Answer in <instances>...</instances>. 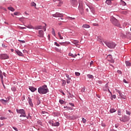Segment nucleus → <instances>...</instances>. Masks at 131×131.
I'll return each instance as SVG.
<instances>
[{
  "mask_svg": "<svg viewBox=\"0 0 131 131\" xmlns=\"http://www.w3.org/2000/svg\"><path fill=\"white\" fill-rule=\"evenodd\" d=\"M34 29H36V30H38V29H42V27L41 26H37L34 28Z\"/></svg>",
  "mask_w": 131,
  "mask_h": 131,
  "instance_id": "obj_18",
  "label": "nucleus"
},
{
  "mask_svg": "<svg viewBox=\"0 0 131 131\" xmlns=\"http://www.w3.org/2000/svg\"><path fill=\"white\" fill-rule=\"evenodd\" d=\"M106 46L110 49H114L116 47V44L113 42H105Z\"/></svg>",
  "mask_w": 131,
  "mask_h": 131,
  "instance_id": "obj_3",
  "label": "nucleus"
},
{
  "mask_svg": "<svg viewBox=\"0 0 131 131\" xmlns=\"http://www.w3.org/2000/svg\"><path fill=\"white\" fill-rule=\"evenodd\" d=\"M75 74L76 76H79V75H80V73L75 72Z\"/></svg>",
  "mask_w": 131,
  "mask_h": 131,
  "instance_id": "obj_44",
  "label": "nucleus"
},
{
  "mask_svg": "<svg viewBox=\"0 0 131 131\" xmlns=\"http://www.w3.org/2000/svg\"><path fill=\"white\" fill-rule=\"evenodd\" d=\"M8 9L10 10L11 11V12H14L15 11V9L12 7H8Z\"/></svg>",
  "mask_w": 131,
  "mask_h": 131,
  "instance_id": "obj_22",
  "label": "nucleus"
},
{
  "mask_svg": "<svg viewBox=\"0 0 131 131\" xmlns=\"http://www.w3.org/2000/svg\"><path fill=\"white\" fill-rule=\"evenodd\" d=\"M0 77L1 78V81L2 83L4 88V89H6V86H5V84H4V77L3 76V74L2 73V71H0Z\"/></svg>",
  "mask_w": 131,
  "mask_h": 131,
  "instance_id": "obj_9",
  "label": "nucleus"
},
{
  "mask_svg": "<svg viewBox=\"0 0 131 131\" xmlns=\"http://www.w3.org/2000/svg\"><path fill=\"white\" fill-rule=\"evenodd\" d=\"M69 56H70L71 57H73V58L74 57V55L72 53H70L69 54Z\"/></svg>",
  "mask_w": 131,
  "mask_h": 131,
  "instance_id": "obj_49",
  "label": "nucleus"
},
{
  "mask_svg": "<svg viewBox=\"0 0 131 131\" xmlns=\"http://www.w3.org/2000/svg\"><path fill=\"white\" fill-rule=\"evenodd\" d=\"M110 112V113H114V112H116V110L115 108H111Z\"/></svg>",
  "mask_w": 131,
  "mask_h": 131,
  "instance_id": "obj_21",
  "label": "nucleus"
},
{
  "mask_svg": "<svg viewBox=\"0 0 131 131\" xmlns=\"http://www.w3.org/2000/svg\"><path fill=\"white\" fill-rule=\"evenodd\" d=\"M123 82H124L125 83H128V82L127 81H126V80H125V79H123Z\"/></svg>",
  "mask_w": 131,
  "mask_h": 131,
  "instance_id": "obj_47",
  "label": "nucleus"
},
{
  "mask_svg": "<svg viewBox=\"0 0 131 131\" xmlns=\"http://www.w3.org/2000/svg\"><path fill=\"white\" fill-rule=\"evenodd\" d=\"M26 28L25 27H19V29H26Z\"/></svg>",
  "mask_w": 131,
  "mask_h": 131,
  "instance_id": "obj_58",
  "label": "nucleus"
},
{
  "mask_svg": "<svg viewBox=\"0 0 131 131\" xmlns=\"http://www.w3.org/2000/svg\"><path fill=\"white\" fill-rule=\"evenodd\" d=\"M116 92H117V93H118L119 95H121V91H120L117 89H116Z\"/></svg>",
  "mask_w": 131,
  "mask_h": 131,
  "instance_id": "obj_41",
  "label": "nucleus"
},
{
  "mask_svg": "<svg viewBox=\"0 0 131 131\" xmlns=\"http://www.w3.org/2000/svg\"><path fill=\"white\" fill-rule=\"evenodd\" d=\"M0 119H1V120H5V119H7V118H5L4 117H1L0 118Z\"/></svg>",
  "mask_w": 131,
  "mask_h": 131,
  "instance_id": "obj_50",
  "label": "nucleus"
},
{
  "mask_svg": "<svg viewBox=\"0 0 131 131\" xmlns=\"http://www.w3.org/2000/svg\"><path fill=\"white\" fill-rule=\"evenodd\" d=\"M112 1H113V0H107L105 2V3H106V4H107L109 6H110V5H111L112 4V2H111Z\"/></svg>",
  "mask_w": 131,
  "mask_h": 131,
  "instance_id": "obj_19",
  "label": "nucleus"
},
{
  "mask_svg": "<svg viewBox=\"0 0 131 131\" xmlns=\"http://www.w3.org/2000/svg\"><path fill=\"white\" fill-rule=\"evenodd\" d=\"M16 112H17V113L19 114H25V110H23V109H16Z\"/></svg>",
  "mask_w": 131,
  "mask_h": 131,
  "instance_id": "obj_10",
  "label": "nucleus"
},
{
  "mask_svg": "<svg viewBox=\"0 0 131 131\" xmlns=\"http://www.w3.org/2000/svg\"><path fill=\"white\" fill-rule=\"evenodd\" d=\"M51 124L52 126H59L60 125V123H59V122H56L55 123H54L52 122H51Z\"/></svg>",
  "mask_w": 131,
  "mask_h": 131,
  "instance_id": "obj_14",
  "label": "nucleus"
},
{
  "mask_svg": "<svg viewBox=\"0 0 131 131\" xmlns=\"http://www.w3.org/2000/svg\"><path fill=\"white\" fill-rule=\"evenodd\" d=\"M84 6V5L83 3H79V11L81 15L83 14Z\"/></svg>",
  "mask_w": 131,
  "mask_h": 131,
  "instance_id": "obj_4",
  "label": "nucleus"
},
{
  "mask_svg": "<svg viewBox=\"0 0 131 131\" xmlns=\"http://www.w3.org/2000/svg\"><path fill=\"white\" fill-rule=\"evenodd\" d=\"M82 120L83 123H85V122H86V120L84 118H82Z\"/></svg>",
  "mask_w": 131,
  "mask_h": 131,
  "instance_id": "obj_45",
  "label": "nucleus"
},
{
  "mask_svg": "<svg viewBox=\"0 0 131 131\" xmlns=\"http://www.w3.org/2000/svg\"><path fill=\"white\" fill-rule=\"evenodd\" d=\"M117 73H118L119 74H122V73L121 72V71L118 70Z\"/></svg>",
  "mask_w": 131,
  "mask_h": 131,
  "instance_id": "obj_56",
  "label": "nucleus"
},
{
  "mask_svg": "<svg viewBox=\"0 0 131 131\" xmlns=\"http://www.w3.org/2000/svg\"><path fill=\"white\" fill-rule=\"evenodd\" d=\"M66 76L68 78V79L70 78V76H69V75H68V74H66Z\"/></svg>",
  "mask_w": 131,
  "mask_h": 131,
  "instance_id": "obj_48",
  "label": "nucleus"
},
{
  "mask_svg": "<svg viewBox=\"0 0 131 131\" xmlns=\"http://www.w3.org/2000/svg\"><path fill=\"white\" fill-rule=\"evenodd\" d=\"M12 128H13V129L15 131H18V129L15 127H12Z\"/></svg>",
  "mask_w": 131,
  "mask_h": 131,
  "instance_id": "obj_54",
  "label": "nucleus"
},
{
  "mask_svg": "<svg viewBox=\"0 0 131 131\" xmlns=\"http://www.w3.org/2000/svg\"><path fill=\"white\" fill-rule=\"evenodd\" d=\"M67 43H69V42H68V43H67L66 42H60V43H59V45H61V46H66V45H67Z\"/></svg>",
  "mask_w": 131,
  "mask_h": 131,
  "instance_id": "obj_31",
  "label": "nucleus"
},
{
  "mask_svg": "<svg viewBox=\"0 0 131 131\" xmlns=\"http://www.w3.org/2000/svg\"><path fill=\"white\" fill-rule=\"evenodd\" d=\"M125 64H126V66H127V67H129V66H131L130 62H129V61H126L125 62Z\"/></svg>",
  "mask_w": 131,
  "mask_h": 131,
  "instance_id": "obj_25",
  "label": "nucleus"
},
{
  "mask_svg": "<svg viewBox=\"0 0 131 131\" xmlns=\"http://www.w3.org/2000/svg\"><path fill=\"white\" fill-rule=\"evenodd\" d=\"M126 114L128 115H130V113L129 111H126Z\"/></svg>",
  "mask_w": 131,
  "mask_h": 131,
  "instance_id": "obj_55",
  "label": "nucleus"
},
{
  "mask_svg": "<svg viewBox=\"0 0 131 131\" xmlns=\"http://www.w3.org/2000/svg\"><path fill=\"white\" fill-rule=\"evenodd\" d=\"M58 35L59 39H63L64 38L63 37V36H64V35L62 33L58 32Z\"/></svg>",
  "mask_w": 131,
  "mask_h": 131,
  "instance_id": "obj_13",
  "label": "nucleus"
},
{
  "mask_svg": "<svg viewBox=\"0 0 131 131\" xmlns=\"http://www.w3.org/2000/svg\"><path fill=\"white\" fill-rule=\"evenodd\" d=\"M118 115H121V112L120 111H118Z\"/></svg>",
  "mask_w": 131,
  "mask_h": 131,
  "instance_id": "obj_57",
  "label": "nucleus"
},
{
  "mask_svg": "<svg viewBox=\"0 0 131 131\" xmlns=\"http://www.w3.org/2000/svg\"><path fill=\"white\" fill-rule=\"evenodd\" d=\"M44 34H45V33H43V31H42V30L38 31V36H39V37H43Z\"/></svg>",
  "mask_w": 131,
  "mask_h": 131,
  "instance_id": "obj_11",
  "label": "nucleus"
},
{
  "mask_svg": "<svg viewBox=\"0 0 131 131\" xmlns=\"http://www.w3.org/2000/svg\"><path fill=\"white\" fill-rule=\"evenodd\" d=\"M14 15H15V16H18V15H20V12H15L14 13Z\"/></svg>",
  "mask_w": 131,
  "mask_h": 131,
  "instance_id": "obj_39",
  "label": "nucleus"
},
{
  "mask_svg": "<svg viewBox=\"0 0 131 131\" xmlns=\"http://www.w3.org/2000/svg\"><path fill=\"white\" fill-rule=\"evenodd\" d=\"M62 82L63 85H65V84H66V80H62Z\"/></svg>",
  "mask_w": 131,
  "mask_h": 131,
  "instance_id": "obj_42",
  "label": "nucleus"
},
{
  "mask_svg": "<svg viewBox=\"0 0 131 131\" xmlns=\"http://www.w3.org/2000/svg\"><path fill=\"white\" fill-rule=\"evenodd\" d=\"M18 41H20V42H21L22 43H25V40H18Z\"/></svg>",
  "mask_w": 131,
  "mask_h": 131,
  "instance_id": "obj_53",
  "label": "nucleus"
},
{
  "mask_svg": "<svg viewBox=\"0 0 131 131\" xmlns=\"http://www.w3.org/2000/svg\"><path fill=\"white\" fill-rule=\"evenodd\" d=\"M29 89L30 90V91H31V92H32L33 93L35 92V91H36V88L33 87V86H29Z\"/></svg>",
  "mask_w": 131,
  "mask_h": 131,
  "instance_id": "obj_15",
  "label": "nucleus"
},
{
  "mask_svg": "<svg viewBox=\"0 0 131 131\" xmlns=\"http://www.w3.org/2000/svg\"><path fill=\"white\" fill-rule=\"evenodd\" d=\"M70 105H71V106H73V107H74V104L73 103H70Z\"/></svg>",
  "mask_w": 131,
  "mask_h": 131,
  "instance_id": "obj_61",
  "label": "nucleus"
},
{
  "mask_svg": "<svg viewBox=\"0 0 131 131\" xmlns=\"http://www.w3.org/2000/svg\"><path fill=\"white\" fill-rule=\"evenodd\" d=\"M9 101V100H4V99H1L0 100V102L1 103H2V104H4V105H6V104H7V103H8V101Z\"/></svg>",
  "mask_w": 131,
  "mask_h": 131,
  "instance_id": "obj_16",
  "label": "nucleus"
},
{
  "mask_svg": "<svg viewBox=\"0 0 131 131\" xmlns=\"http://www.w3.org/2000/svg\"><path fill=\"white\" fill-rule=\"evenodd\" d=\"M11 90H12V91H13V92L16 91V88H14V87H12V88H11Z\"/></svg>",
  "mask_w": 131,
  "mask_h": 131,
  "instance_id": "obj_52",
  "label": "nucleus"
},
{
  "mask_svg": "<svg viewBox=\"0 0 131 131\" xmlns=\"http://www.w3.org/2000/svg\"><path fill=\"white\" fill-rule=\"evenodd\" d=\"M54 45L55 46H56V47H60V45H59L57 42H55Z\"/></svg>",
  "mask_w": 131,
  "mask_h": 131,
  "instance_id": "obj_46",
  "label": "nucleus"
},
{
  "mask_svg": "<svg viewBox=\"0 0 131 131\" xmlns=\"http://www.w3.org/2000/svg\"><path fill=\"white\" fill-rule=\"evenodd\" d=\"M59 103L60 104H65V101H64L63 100H59Z\"/></svg>",
  "mask_w": 131,
  "mask_h": 131,
  "instance_id": "obj_40",
  "label": "nucleus"
},
{
  "mask_svg": "<svg viewBox=\"0 0 131 131\" xmlns=\"http://www.w3.org/2000/svg\"><path fill=\"white\" fill-rule=\"evenodd\" d=\"M52 34L54 36H56V33H55V30L54 29H52Z\"/></svg>",
  "mask_w": 131,
  "mask_h": 131,
  "instance_id": "obj_35",
  "label": "nucleus"
},
{
  "mask_svg": "<svg viewBox=\"0 0 131 131\" xmlns=\"http://www.w3.org/2000/svg\"><path fill=\"white\" fill-rule=\"evenodd\" d=\"M88 77H89V78H90L91 79H94V76L92 75H87Z\"/></svg>",
  "mask_w": 131,
  "mask_h": 131,
  "instance_id": "obj_30",
  "label": "nucleus"
},
{
  "mask_svg": "<svg viewBox=\"0 0 131 131\" xmlns=\"http://www.w3.org/2000/svg\"><path fill=\"white\" fill-rule=\"evenodd\" d=\"M93 26H98L99 25H98V24H93Z\"/></svg>",
  "mask_w": 131,
  "mask_h": 131,
  "instance_id": "obj_60",
  "label": "nucleus"
},
{
  "mask_svg": "<svg viewBox=\"0 0 131 131\" xmlns=\"http://www.w3.org/2000/svg\"><path fill=\"white\" fill-rule=\"evenodd\" d=\"M115 127H116V128H117L118 127V125H115Z\"/></svg>",
  "mask_w": 131,
  "mask_h": 131,
  "instance_id": "obj_63",
  "label": "nucleus"
},
{
  "mask_svg": "<svg viewBox=\"0 0 131 131\" xmlns=\"http://www.w3.org/2000/svg\"><path fill=\"white\" fill-rule=\"evenodd\" d=\"M72 81V80L71 79V78H70L69 79H67V83H70Z\"/></svg>",
  "mask_w": 131,
  "mask_h": 131,
  "instance_id": "obj_29",
  "label": "nucleus"
},
{
  "mask_svg": "<svg viewBox=\"0 0 131 131\" xmlns=\"http://www.w3.org/2000/svg\"><path fill=\"white\" fill-rule=\"evenodd\" d=\"M121 3L122 6H126V3L124 2V1H123L122 0H121Z\"/></svg>",
  "mask_w": 131,
  "mask_h": 131,
  "instance_id": "obj_33",
  "label": "nucleus"
},
{
  "mask_svg": "<svg viewBox=\"0 0 131 131\" xmlns=\"http://www.w3.org/2000/svg\"><path fill=\"white\" fill-rule=\"evenodd\" d=\"M111 21L113 25H115V26H117V27H120V24L118 21V20L115 18V17H114V16L111 17Z\"/></svg>",
  "mask_w": 131,
  "mask_h": 131,
  "instance_id": "obj_2",
  "label": "nucleus"
},
{
  "mask_svg": "<svg viewBox=\"0 0 131 131\" xmlns=\"http://www.w3.org/2000/svg\"><path fill=\"white\" fill-rule=\"evenodd\" d=\"M15 52L18 56H20L21 57H23V53L20 52L19 50H15Z\"/></svg>",
  "mask_w": 131,
  "mask_h": 131,
  "instance_id": "obj_17",
  "label": "nucleus"
},
{
  "mask_svg": "<svg viewBox=\"0 0 131 131\" xmlns=\"http://www.w3.org/2000/svg\"><path fill=\"white\" fill-rule=\"evenodd\" d=\"M90 67H92V66H94V61H91L90 63Z\"/></svg>",
  "mask_w": 131,
  "mask_h": 131,
  "instance_id": "obj_38",
  "label": "nucleus"
},
{
  "mask_svg": "<svg viewBox=\"0 0 131 131\" xmlns=\"http://www.w3.org/2000/svg\"><path fill=\"white\" fill-rule=\"evenodd\" d=\"M53 17H55L56 18L59 17H63V14L59 12H56L55 14L52 15Z\"/></svg>",
  "mask_w": 131,
  "mask_h": 131,
  "instance_id": "obj_8",
  "label": "nucleus"
},
{
  "mask_svg": "<svg viewBox=\"0 0 131 131\" xmlns=\"http://www.w3.org/2000/svg\"><path fill=\"white\" fill-rule=\"evenodd\" d=\"M71 5H73V7H76L78 5L77 0H71Z\"/></svg>",
  "mask_w": 131,
  "mask_h": 131,
  "instance_id": "obj_7",
  "label": "nucleus"
},
{
  "mask_svg": "<svg viewBox=\"0 0 131 131\" xmlns=\"http://www.w3.org/2000/svg\"><path fill=\"white\" fill-rule=\"evenodd\" d=\"M3 125H4V123H3V124L0 123V127H2V126H3Z\"/></svg>",
  "mask_w": 131,
  "mask_h": 131,
  "instance_id": "obj_62",
  "label": "nucleus"
},
{
  "mask_svg": "<svg viewBox=\"0 0 131 131\" xmlns=\"http://www.w3.org/2000/svg\"><path fill=\"white\" fill-rule=\"evenodd\" d=\"M85 8H86V12H89V11H90V10H91V7L90 6H89V5H88V4H86Z\"/></svg>",
  "mask_w": 131,
  "mask_h": 131,
  "instance_id": "obj_23",
  "label": "nucleus"
},
{
  "mask_svg": "<svg viewBox=\"0 0 131 131\" xmlns=\"http://www.w3.org/2000/svg\"><path fill=\"white\" fill-rule=\"evenodd\" d=\"M3 48H4V49H7V47L5 44H2Z\"/></svg>",
  "mask_w": 131,
  "mask_h": 131,
  "instance_id": "obj_51",
  "label": "nucleus"
},
{
  "mask_svg": "<svg viewBox=\"0 0 131 131\" xmlns=\"http://www.w3.org/2000/svg\"><path fill=\"white\" fill-rule=\"evenodd\" d=\"M26 113H25V114H21V115H20V117H26Z\"/></svg>",
  "mask_w": 131,
  "mask_h": 131,
  "instance_id": "obj_34",
  "label": "nucleus"
},
{
  "mask_svg": "<svg viewBox=\"0 0 131 131\" xmlns=\"http://www.w3.org/2000/svg\"><path fill=\"white\" fill-rule=\"evenodd\" d=\"M82 27L83 28H90V25L85 24L82 26Z\"/></svg>",
  "mask_w": 131,
  "mask_h": 131,
  "instance_id": "obj_24",
  "label": "nucleus"
},
{
  "mask_svg": "<svg viewBox=\"0 0 131 131\" xmlns=\"http://www.w3.org/2000/svg\"><path fill=\"white\" fill-rule=\"evenodd\" d=\"M27 28H29V29H34V27L32 26V25H29L27 26Z\"/></svg>",
  "mask_w": 131,
  "mask_h": 131,
  "instance_id": "obj_28",
  "label": "nucleus"
},
{
  "mask_svg": "<svg viewBox=\"0 0 131 131\" xmlns=\"http://www.w3.org/2000/svg\"><path fill=\"white\" fill-rule=\"evenodd\" d=\"M79 41L78 40H74L73 41H72L73 43H74L75 45H76V43H78Z\"/></svg>",
  "mask_w": 131,
  "mask_h": 131,
  "instance_id": "obj_37",
  "label": "nucleus"
},
{
  "mask_svg": "<svg viewBox=\"0 0 131 131\" xmlns=\"http://www.w3.org/2000/svg\"><path fill=\"white\" fill-rule=\"evenodd\" d=\"M120 97H121V98H122V99H126V97L125 96L123 95V94H122V93H121V94H119Z\"/></svg>",
  "mask_w": 131,
  "mask_h": 131,
  "instance_id": "obj_27",
  "label": "nucleus"
},
{
  "mask_svg": "<svg viewBox=\"0 0 131 131\" xmlns=\"http://www.w3.org/2000/svg\"><path fill=\"white\" fill-rule=\"evenodd\" d=\"M31 7H36V4H35L34 2H32L31 3Z\"/></svg>",
  "mask_w": 131,
  "mask_h": 131,
  "instance_id": "obj_32",
  "label": "nucleus"
},
{
  "mask_svg": "<svg viewBox=\"0 0 131 131\" xmlns=\"http://www.w3.org/2000/svg\"><path fill=\"white\" fill-rule=\"evenodd\" d=\"M106 89H104V91H105V92H107V91H108V92H110V93H111V92H110V91L109 90V88H108V86L106 85Z\"/></svg>",
  "mask_w": 131,
  "mask_h": 131,
  "instance_id": "obj_36",
  "label": "nucleus"
},
{
  "mask_svg": "<svg viewBox=\"0 0 131 131\" xmlns=\"http://www.w3.org/2000/svg\"><path fill=\"white\" fill-rule=\"evenodd\" d=\"M56 4H57V6L58 7H61L62 5H63V1L61 0H57L56 2Z\"/></svg>",
  "mask_w": 131,
  "mask_h": 131,
  "instance_id": "obj_12",
  "label": "nucleus"
},
{
  "mask_svg": "<svg viewBox=\"0 0 131 131\" xmlns=\"http://www.w3.org/2000/svg\"><path fill=\"white\" fill-rule=\"evenodd\" d=\"M9 58V55L7 54H0V59L1 60H6Z\"/></svg>",
  "mask_w": 131,
  "mask_h": 131,
  "instance_id": "obj_6",
  "label": "nucleus"
},
{
  "mask_svg": "<svg viewBox=\"0 0 131 131\" xmlns=\"http://www.w3.org/2000/svg\"><path fill=\"white\" fill-rule=\"evenodd\" d=\"M120 120L122 122H126V121H128V120H129V117H128L127 116H124L120 118Z\"/></svg>",
  "mask_w": 131,
  "mask_h": 131,
  "instance_id": "obj_5",
  "label": "nucleus"
},
{
  "mask_svg": "<svg viewBox=\"0 0 131 131\" xmlns=\"http://www.w3.org/2000/svg\"><path fill=\"white\" fill-rule=\"evenodd\" d=\"M11 52H14V49H11Z\"/></svg>",
  "mask_w": 131,
  "mask_h": 131,
  "instance_id": "obj_64",
  "label": "nucleus"
},
{
  "mask_svg": "<svg viewBox=\"0 0 131 131\" xmlns=\"http://www.w3.org/2000/svg\"><path fill=\"white\" fill-rule=\"evenodd\" d=\"M85 91V87H83V88H82V89L81 90V92L84 93V91Z\"/></svg>",
  "mask_w": 131,
  "mask_h": 131,
  "instance_id": "obj_43",
  "label": "nucleus"
},
{
  "mask_svg": "<svg viewBox=\"0 0 131 131\" xmlns=\"http://www.w3.org/2000/svg\"><path fill=\"white\" fill-rule=\"evenodd\" d=\"M29 103L32 107L33 106V104L32 103V101L30 98H28Z\"/></svg>",
  "mask_w": 131,
  "mask_h": 131,
  "instance_id": "obj_20",
  "label": "nucleus"
},
{
  "mask_svg": "<svg viewBox=\"0 0 131 131\" xmlns=\"http://www.w3.org/2000/svg\"><path fill=\"white\" fill-rule=\"evenodd\" d=\"M41 114L43 116H47V115H48V113H47L46 112H45V111H42L41 112Z\"/></svg>",
  "mask_w": 131,
  "mask_h": 131,
  "instance_id": "obj_26",
  "label": "nucleus"
},
{
  "mask_svg": "<svg viewBox=\"0 0 131 131\" xmlns=\"http://www.w3.org/2000/svg\"><path fill=\"white\" fill-rule=\"evenodd\" d=\"M38 92L39 94H40L41 95H44L45 94H47V93H49V89H48V86H47V85H43L40 86L38 89Z\"/></svg>",
  "mask_w": 131,
  "mask_h": 131,
  "instance_id": "obj_1",
  "label": "nucleus"
},
{
  "mask_svg": "<svg viewBox=\"0 0 131 131\" xmlns=\"http://www.w3.org/2000/svg\"><path fill=\"white\" fill-rule=\"evenodd\" d=\"M112 97L114 98V99H116V96L115 95H114L112 96Z\"/></svg>",
  "mask_w": 131,
  "mask_h": 131,
  "instance_id": "obj_59",
  "label": "nucleus"
}]
</instances>
